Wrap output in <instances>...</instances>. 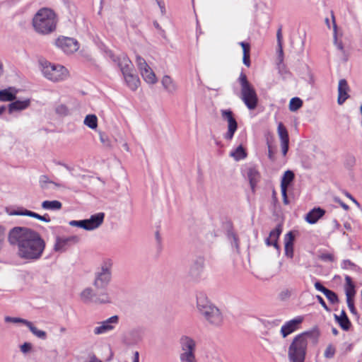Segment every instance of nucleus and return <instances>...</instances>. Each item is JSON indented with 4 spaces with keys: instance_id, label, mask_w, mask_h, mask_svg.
<instances>
[{
    "instance_id": "09e8293b",
    "label": "nucleus",
    "mask_w": 362,
    "mask_h": 362,
    "mask_svg": "<svg viewBox=\"0 0 362 362\" xmlns=\"http://www.w3.org/2000/svg\"><path fill=\"white\" fill-rule=\"evenodd\" d=\"M356 267V265L349 259H345L341 263V268L344 269H347L349 268L355 269Z\"/></svg>"
},
{
    "instance_id": "39448f33",
    "label": "nucleus",
    "mask_w": 362,
    "mask_h": 362,
    "mask_svg": "<svg viewBox=\"0 0 362 362\" xmlns=\"http://www.w3.org/2000/svg\"><path fill=\"white\" fill-rule=\"evenodd\" d=\"M199 313L212 326L220 327L223 322V316L220 310L211 303L204 296L200 295L197 299Z\"/></svg>"
},
{
    "instance_id": "bb28decb",
    "label": "nucleus",
    "mask_w": 362,
    "mask_h": 362,
    "mask_svg": "<svg viewBox=\"0 0 362 362\" xmlns=\"http://www.w3.org/2000/svg\"><path fill=\"white\" fill-rule=\"evenodd\" d=\"M344 291L346 298H354L356 294L355 285L349 276H345Z\"/></svg>"
},
{
    "instance_id": "052dcab7",
    "label": "nucleus",
    "mask_w": 362,
    "mask_h": 362,
    "mask_svg": "<svg viewBox=\"0 0 362 362\" xmlns=\"http://www.w3.org/2000/svg\"><path fill=\"white\" fill-rule=\"evenodd\" d=\"M267 145H268V157L272 161H274L275 160L274 153L269 142H267Z\"/></svg>"
},
{
    "instance_id": "de8ad7c7",
    "label": "nucleus",
    "mask_w": 362,
    "mask_h": 362,
    "mask_svg": "<svg viewBox=\"0 0 362 362\" xmlns=\"http://www.w3.org/2000/svg\"><path fill=\"white\" fill-rule=\"evenodd\" d=\"M69 225L71 226L82 228L84 230H86L85 219L80 221H71L69 222Z\"/></svg>"
},
{
    "instance_id": "f03ea898",
    "label": "nucleus",
    "mask_w": 362,
    "mask_h": 362,
    "mask_svg": "<svg viewBox=\"0 0 362 362\" xmlns=\"http://www.w3.org/2000/svg\"><path fill=\"white\" fill-rule=\"evenodd\" d=\"M112 262L106 259L103 262L100 267L94 273L93 286L98 291H105L112 280ZM81 298L84 303H93L96 304L111 303V298L106 291L100 293L94 292L93 288H86L81 293Z\"/></svg>"
},
{
    "instance_id": "6e6552de",
    "label": "nucleus",
    "mask_w": 362,
    "mask_h": 362,
    "mask_svg": "<svg viewBox=\"0 0 362 362\" xmlns=\"http://www.w3.org/2000/svg\"><path fill=\"white\" fill-rule=\"evenodd\" d=\"M179 345L181 350L180 354L181 362H197L195 356L197 342L192 337L182 335L179 339Z\"/></svg>"
},
{
    "instance_id": "7c9ffc66",
    "label": "nucleus",
    "mask_w": 362,
    "mask_h": 362,
    "mask_svg": "<svg viewBox=\"0 0 362 362\" xmlns=\"http://www.w3.org/2000/svg\"><path fill=\"white\" fill-rule=\"evenodd\" d=\"M25 326L28 327L30 331L33 333V334H34L37 338L43 340L47 339L46 332L38 329L36 327L33 325V322H31L30 321H28V322H26Z\"/></svg>"
},
{
    "instance_id": "7ed1b4c3",
    "label": "nucleus",
    "mask_w": 362,
    "mask_h": 362,
    "mask_svg": "<svg viewBox=\"0 0 362 362\" xmlns=\"http://www.w3.org/2000/svg\"><path fill=\"white\" fill-rule=\"evenodd\" d=\"M320 336L317 329L304 332L296 335L288 349V358L290 362H305L307 353L308 340L316 343Z\"/></svg>"
},
{
    "instance_id": "ddd939ff",
    "label": "nucleus",
    "mask_w": 362,
    "mask_h": 362,
    "mask_svg": "<svg viewBox=\"0 0 362 362\" xmlns=\"http://www.w3.org/2000/svg\"><path fill=\"white\" fill-rule=\"evenodd\" d=\"M303 320V317L298 316L297 317L286 322L281 328V334L282 337L285 338L290 334L297 330Z\"/></svg>"
},
{
    "instance_id": "8fccbe9b",
    "label": "nucleus",
    "mask_w": 362,
    "mask_h": 362,
    "mask_svg": "<svg viewBox=\"0 0 362 362\" xmlns=\"http://www.w3.org/2000/svg\"><path fill=\"white\" fill-rule=\"evenodd\" d=\"M20 349L22 353L27 354L31 351L32 344L29 342H25L21 346Z\"/></svg>"
},
{
    "instance_id": "69168bd1",
    "label": "nucleus",
    "mask_w": 362,
    "mask_h": 362,
    "mask_svg": "<svg viewBox=\"0 0 362 362\" xmlns=\"http://www.w3.org/2000/svg\"><path fill=\"white\" fill-rule=\"evenodd\" d=\"M324 258L326 259H328V260H329L331 262H332L333 259H334L333 256L332 255H330V254L325 255L324 256Z\"/></svg>"
},
{
    "instance_id": "412c9836",
    "label": "nucleus",
    "mask_w": 362,
    "mask_h": 362,
    "mask_svg": "<svg viewBox=\"0 0 362 362\" xmlns=\"http://www.w3.org/2000/svg\"><path fill=\"white\" fill-rule=\"evenodd\" d=\"M294 235L293 232L290 231L285 235V255L287 257L293 258V241H294Z\"/></svg>"
},
{
    "instance_id": "5fc2aeb1",
    "label": "nucleus",
    "mask_w": 362,
    "mask_h": 362,
    "mask_svg": "<svg viewBox=\"0 0 362 362\" xmlns=\"http://www.w3.org/2000/svg\"><path fill=\"white\" fill-rule=\"evenodd\" d=\"M281 194H282V197H283L284 204L287 205L289 204L288 197H287V188L283 187L282 188H281Z\"/></svg>"
},
{
    "instance_id": "4be33fe9",
    "label": "nucleus",
    "mask_w": 362,
    "mask_h": 362,
    "mask_svg": "<svg viewBox=\"0 0 362 362\" xmlns=\"http://www.w3.org/2000/svg\"><path fill=\"white\" fill-rule=\"evenodd\" d=\"M161 84L163 88L170 94L174 93L177 89V86L173 79L168 75H165L161 80Z\"/></svg>"
},
{
    "instance_id": "6ab92c4d",
    "label": "nucleus",
    "mask_w": 362,
    "mask_h": 362,
    "mask_svg": "<svg viewBox=\"0 0 362 362\" xmlns=\"http://www.w3.org/2000/svg\"><path fill=\"white\" fill-rule=\"evenodd\" d=\"M325 214V211L320 207L310 210L305 216V221L310 224H314Z\"/></svg>"
},
{
    "instance_id": "1a4fd4ad",
    "label": "nucleus",
    "mask_w": 362,
    "mask_h": 362,
    "mask_svg": "<svg viewBox=\"0 0 362 362\" xmlns=\"http://www.w3.org/2000/svg\"><path fill=\"white\" fill-rule=\"evenodd\" d=\"M221 114L222 119L228 122V131L224 134V138L226 140H231L234 136L235 132L238 129V123L233 116V113L230 110H221Z\"/></svg>"
},
{
    "instance_id": "37998d69",
    "label": "nucleus",
    "mask_w": 362,
    "mask_h": 362,
    "mask_svg": "<svg viewBox=\"0 0 362 362\" xmlns=\"http://www.w3.org/2000/svg\"><path fill=\"white\" fill-rule=\"evenodd\" d=\"M4 320L6 322L22 323L24 325H26V322H28V321L25 319H23L21 317H10V316H6L4 317Z\"/></svg>"
},
{
    "instance_id": "13d9d810",
    "label": "nucleus",
    "mask_w": 362,
    "mask_h": 362,
    "mask_svg": "<svg viewBox=\"0 0 362 362\" xmlns=\"http://www.w3.org/2000/svg\"><path fill=\"white\" fill-rule=\"evenodd\" d=\"M318 302L320 303V304L322 306V308L327 310V311H330V309L327 307L326 303L325 302L324 299L319 295H317L316 296Z\"/></svg>"
},
{
    "instance_id": "338daca9",
    "label": "nucleus",
    "mask_w": 362,
    "mask_h": 362,
    "mask_svg": "<svg viewBox=\"0 0 362 362\" xmlns=\"http://www.w3.org/2000/svg\"><path fill=\"white\" fill-rule=\"evenodd\" d=\"M344 227L347 230H351V226L349 223L348 222H346L344 223Z\"/></svg>"
},
{
    "instance_id": "bf43d9fd",
    "label": "nucleus",
    "mask_w": 362,
    "mask_h": 362,
    "mask_svg": "<svg viewBox=\"0 0 362 362\" xmlns=\"http://www.w3.org/2000/svg\"><path fill=\"white\" fill-rule=\"evenodd\" d=\"M334 200L335 202L338 203L340 204V206L346 211H348L349 209V206L346 204L345 203H344L338 197H334Z\"/></svg>"
},
{
    "instance_id": "423d86ee",
    "label": "nucleus",
    "mask_w": 362,
    "mask_h": 362,
    "mask_svg": "<svg viewBox=\"0 0 362 362\" xmlns=\"http://www.w3.org/2000/svg\"><path fill=\"white\" fill-rule=\"evenodd\" d=\"M40 64L43 76L49 81L59 82L69 76L67 69L61 64H52L47 60H41Z\"/></svg>"
},
{
    "instance_id": "5701e85b",
    "label": "nucleus",
    "mask_w": 362,
    "mask_h": 362,
    "mask_svg": "<svg viewBox=\"0 0 362 362\" xmlns=\"http://www.w3.org/2000/svg\"><path fill=\"white\" fill-rule=\"evenodd\" d=\"M247 174L251 189L254 192L257 182L260 180V173L255 168H250Z\"/></svg>"
},
{
    "instance_id": "2f4dec72",
    "label": "nucleus",
    "mask_w": 362,
    "mask_h": 362,
    "mask_svg": "<svg viewBox=\"0 0 362 362\" xmlns=\"http://www.w3.org/2000/svg\"><path fill=\"white\" fill-rule=\"evenodd\" d=\"M12 88H8L0 90L1 101H13L16 98V93L11 91Z\"/></svg>"
},
{
    "instance_id": "a18cd8bd",
    "label": "nucleus",
    "mask_w": 362,
    "mask_h": 362,
    "mask_svg": "<svg viewBox=\"0 0 362 362\" xmlns=\"http://www.w3.org/2000/svg\"><path fill=\"white\" fill-rule=\"evenodd\" d=\"M334 354L335 348L332 345L329 344L327 346L324 353V356L327 358H332V357H334Z\"/></svg>"
},
{
    "instance_id": "864d4df0",
    "label": "nucleus",
    "mask_w": 362,
    "mask_h": 362,
    "mask_svg": "<svg viewBox=\"0 0 362 362\" xmlns=\"http://www.w3.org/2000/svg\"><path fill=\"white\" fill-rule=\"evenodd\" d=\"M239 45L242 47L243 54H250V45L249 43L245 42H239Z\"/></svg>"
},
{
    "instance_id": "473e14b6",
    "label": "nucleus",
    "mask_w": 362,
    "mask_h": 362,
    "mask_svg": "<svg viewBox=\"0 0 362 362\" xmlns=\"http://www.w3.org/2000/svg\"><path fill=\"white\" fill-rule=\"evenodd\" d=\"M294 173L291 170H286L284 176L282 177L281 182V188L286 187L287 188L289 184L293 181L294 179Z\"/></svg>"
},
{
    "instance_id": "72a5a7b5",
    "label": "nucleus",
    "mask_w": 362,
    "mask_h": 362,
    "mask_svg": "<svg viewBox=\"0 0 362 362\" xmlns=\"http://www.w3.org/2000/svg\"><path fill=\"white\" fill-rule=\"evenodd\" d=\"M85 125L92 129H95L98 127V118L95 115H88L83 121Z\"/></svg>"
},
{
    "instance_id": "c9c22d12",
    "label": "nucleus",
    "mask_w": 362,
    "mask_h": 362,
    "mask_svg": "<svg viewBox=\"0 0 362 362\" xmlns=\"http://www.w3.org/2000/svg\"><path fill=\"white\" fill-rule=\"evenodd\" d=\"M303 105V101L299 98H293L289 103V110L295 112L300 109Z\"/></svg>"
},
{
    "instance_id": "c03bdc74",
    "label": "nucleus",
    "mask_w": 362,
    "mask_h": 362,
    "mask_svg": "<svg viewBox=\"0 0 362 362\" xmlns=\"http://www.w3.org/2000/svg\"><path fill=\"white\" fill-rule=\"evenodd\" d=\"M136 62L140 72L142 71V70L144 71V69L150 67L145 59L140 56H136Z\"/></svg>"
},
{
    "instance_id": "f8f14e48",
    "label": "nucleus",
    "mask_w": 362,
    "mask_h": 362,
    "mask_svg": "<svg viewBox=\"0 0 362 362\" xmlns=\"http://www.w3.org/2000/svg\"><path fill=\"white\" fill-rule=\"evenodd\" d=\"M78 241L79 238L76 235H72L66 238L57 237L54 245V250L58 252H64L71 243L75 244Z\"/></svg>"
},
{
    "instance_id": "ea45409f",
    "label": "nucleus",
    "mask_w": 362,
    "mask_h": 362,
    "mask_svg": "<svg viewBox=\"0 0 362 362\" xmlns=\"http://www.w3.org/2000/svg\"><path fill=\"white\" fill-rule=\"evenodd\" d=\"M324 295L326 296V298L328 299V300L332 304H337L339 302V298L337 295V293L329 289H327Z\"/></svg>"
},
{
    "instance_id": "6e6d98bb",
    "label": "nucleus",
    "mask_w": 362,
    "mask_h": 362,
    "mask_svg": "<svg viewBox=\"0 0 362 362\" xmlns=\"http://www.w3.org/2000/svg\"><path fill=\"white\" fill-rule=\"evenodd\" d=\"M315 288L322 292L323 294L325 293V292L328 289L326 287H325L320 281H316L315 283Z\"/></svg>"
},
{
    "instance_id": "b1692460",
    "label": "nucleus",
    "mask_w": 362,
    "mask_h": 362,
    "mask_svg": "<svg viewBox=\"0 0 362 362\" xmlns=\"http://www.w3.org/2000/svg\"><path fill=\"white\" fill-rule=\"evenodd\" d=\"M281 233V226H278L275 229L269 233V237L266 239V244L269 246L273 245L276 248H279L277 240Z\"/></svg>"
},
{
    "instance_id": "e2e57ef3",
    "label": "nucleus",
    "mask_w": 362,
    "mask_h": 362,
    "mask_svg": "<svg viewBox=\"0 0 362 362\" xmlns=\"http://www.w3.org/2000/svg\"><path fill=\"white\" fill-rule=\"evenodd\" d=\"M133 362H139V354L138 351H135L134 354Z\"/></svg>"
},
{
    "instance_id": "f704fd0d",
    "label": "nucleus",
    "mask_w": 362,
    "mask_h": 362,
    "mask_svg": "<svg viewBox=\"0 0 362 362\" xmlns=\"http://www.w3.org/2000/svg\"><path fill=\"white\" fill-rule=\"evenodd\" d=\"M277 132L280 138L281 142L289 141L288 134L286 128L282 123H279L277 127Z\"/></svg>"
},
{
    "instance_id": "0e129e2a",
    "label": "nucleus",
    "mask_w": 362,
    "mask_h": 362,
    "mask_svg": "<svg viewBox=\"0 0 362 362\" xmlns=\"http://www.w3.org/2000/svg\"><path fill=\"white\" fill-rule=\"evenodd\" d=\"M332 223L336 229H339L340 228V224L336 219L332 221Z\"/></svg>"
},
{
    "instance_id": "dca6fc26",
    "label": "nucleus",
    "mask_w": 362,
    "mask_h": 362,
    "mask_svg": "<svg viewBox=\"0 0 362 362\" xmlns=\"http://www.w3.org/2000/svg\"><path fill=\"white\" fill-rule=\"evenodd\" d=\"M104 217V213H98L92 215L90 218L85 219L86 230L98 228L103 223Z\"/></svg>"
},
{
    "instance_id": "aec40b11",
    "label": "nucleus",
    "mask_w": 362,
    "mask_h": 362,
    "mask_svg": "<svg viewBox=\"0 0 362 362\" xmlns=\"http://www.w3.org/2000/svg\"><path fill=\"white\" fill-rule=\"evenodd\" d=\"M282 26L280 25L276 32V40H277V65L280 68V65L284 62V51L282 45Z\"/></svg>"
},
{
    "instance_id": "c85d7f7f",
    "label": "nucleus",
    "mask_w": 362,
    "mask_h": 362,
    "mask_svg": "<svg viewBox=\"0 0 362 362\" xmlns=\"http://www.w3.org/2000/svg\"><path fill=\"white\" fill-rule=\"evenodd\" d=\"M39 184L40 187L42 189H48L51 188V186H54L56 187H59L60 186L58 183L52 181L47 175H45L40 177Z\"/></svg>"
},
{
    "instance_id": "603ef678",
    "label": "nucleus",
    "mask_w": 362,
    "mask_h": 362,
    "mask_svg": "<svg viewBox=\"0 0 362 362\" xmlns=\"http://www.w3.org/2000/svg\"><path fill=\"white\" fill-rule=\"evenodd\" d=\"M291 296V291L288 289H285L281 291L279 293V298L281 300H284L288 299Z\"/></svg>"
},
{
    "instance_id": "e433bc0d",
    "label": "nucleus",
    "mask_w": 362,
    "mask_h": 362,
    "mask_svg": "<svg viewBox=\"0 0 362 362\" xmlns=\"http://www.w3.org/2000/svg\"><path fill=\"white\" fill-rule=\"evenodd\" d=\"M336 321L339 323V326L345 331L349 329L351 327V322L348 317L338 318L337 315H334Z\"/></svg>"
},
{
    "instance_id": "0eeeda50",
    "label": "nucleus",
    "mask_w": 362,
    "mask_h": 362,
    "mask_svg": "<svg viewBox=\"0 0 362 362\" xmlns=\"http://www.w3.org/2000/svg\"><path fill=\"white\" fill-rule=\"evenodd\" d=\"M238 82L240 85V98L249 110L256 108L258 103V98L257 93L248 81L247 76L241 72L238 78Z\"/></svg>"
},
{
    "instance_id": "cd10ccee",
    "label": "nucleus",
    "mask_w": 362,
    "mask_h": 362,
    "mask_svg": "<svg viewBox=\"0 0 362 362\" xmlns=\"http://www.w3.org/2000/svg\"><path fill=\"white\" fill-rule=\"evenodd\" d=\"M141 74L144 80L148 83L154 84L157 82L156 74L151 67H148L144 71L142 70V71H141Z\"/></svg>"
},
{
    "instance_id": "79ce46f5",
    "label": "nucleus",
    "mask_w": 362,
    "mask_h": 362,
    "mask_svg": "<svg viewBox=\"0 0 362 362\" xmlns=\"http://www.w3.org/2000/svg\"><path fill=\"white\" fill-rule=\"evenodd\" d=\"M55 112L57 115L62 117L66 116L69 114V108L64 104L57 105L55 107Z\"/></svg>"
},
{
    "instance_id": "9b49d317",
    "label": "nucleus",
    "mask_w": 362,
    "mask_h": 362,
    "mask_svg": "<svg viewBox=\"0 0 362 362\" xmlns=\"http://www.w3.org/2000/svg\"><path fill=\"white\" fill-rule=\"evenodd\" d=\"M119 322V317L117 315H114L105 321L98 323V326L94 328L93 332L96 335L102 334L112 330L115 328L114 325Z\"/></svg>"
},
{
    "instance_id": "4c0bfd02",
    "label": "nucleus",
    "mask_w": 362,
    "mask_h": 362,
    "mask_svg": "<svg viewBox=\"0 0 362 362\" xmlns=\"http://www.w3.org/2000/svg\"><path fill=\"white\" fill-rule=\"evenodd\" d=\"M230 155L233 156L237 160L243 159L247 156V153L241 145L237 147L235 151L232 152Z\"/></svg>"
},
{
    "instance_id": "58836bf2",
    "label": "nucleus",
    "mask_w": 362,
    "mask_h": 362,
    "mask_svg": "<svg viewBox=\"0 0 362 362\" xmlns=\"http://www.w3.org/2000/svg\"><path fill=\"white\" fill-rule=\"evenodd\" d=\"M227 237L228 240L230 241V243L233 246H234L237 250L239 249V240L237 235L232 230H229L227 232Z\"/></svg>"
},
{
    "instance_id": "393cba45",
    "label": "nucleus",
    "mask_w": 362,
    "mask_h": 362,
    "mask_svg": "<svg viewBox=\"0 0 362 362\" xmlns=\"http://www.w3.org/2000/svg\"><path fill=\"white\" fill-rule=\"evenodd\" d=\"M29 99L25 100H16L8 105V112L12 113L16 111H21L26 109L30 105Z\"/></svg>"
},
{
    "instance_id": "20e7f679",
    "label": "nucleus",
    "mask_w": 362,
    "mask_h": 362,
    "mask_svg": "<svg viewBox=\"0 0 362 362\" xmlns=\"http://www.w3.org/2000/svg\"><path fill=\"white\" fill-rule=\"evenodd\" d=\"M57 23V15L49 8H40L33 18V26L35 30L42 35H47L54 31Z\"/></svg>"
},
{
    "instance_id": "9d476101",
    "label": "nucleus",
    "mask_w": 362,
    "mask_h": 362,
    "mask_svg": "<svg viewBox=\"0 0 362 362\" xmlns=\"http://www.w3.org/2000/svg\"><path fill=\"white\" fill-rule=\"evenodd\" d=\"M56 45L66 54L74 53L79 48L77 40L68 37H58L56 40Z\"/></svg>"
},
{
    "instance_id": "a19ab883",
    "label": "nucleus",
    "mask_w": 362,
    "mask_h": 362,
    "mask_svg": "<svg viewBox=\"0 0 362 362\" xmlns=\"http://www.w3.org/2000/svg\"><path fill=\"white\" fill-rule=\"evenodd\" d=\"M332 22H333V28H334V44L337 46V49L344 53V46L341 42H338L337 40V25L335 23L334 16L332 14Z\"/></svg>"
},
{
    "instance_id": "a878e982",
    "label": "nucleus",
    "mask_w": 362,
    "mask_h": 362,
    "mask_svg": "<svg viewBox=\"0 0 362 362\" xmlns=\"http://www.w3.org/2000/svg\"><path fill=\"white\" fill-rule=\"evenodd\" d=\"M118 65L123 75L134 71L132 62L125 56L119 59Z\"/></svg>"
},
{
    "instance_id": "a211bd4d",
    "label": "nucleus",
    "mask_w": 362,
    "mask_h": 362,
    "mask_svg": "<svg viewBox=\"0 0 362 362\" xmlns=\"http://www.w3.org/2000/svg\"><path fill=\"white\" fill-rule=\"evenodd\" d=\"M127 86L133 91L136 90L140 85L139 76L135 74V71L123 75Z\"/></svg>"
},
{
    "instance_id": "3c124183",
    "label": "nucleus",
    "mask_w": 362,
    "mask_h": 362,
    "mask_svg": "<svg viewBox=\"0 0 362 362\" xmlns=\"http://www.w3.org/2000/svg\"><path fill=\"white\" fill-rule=\"evenodd\" d=\"M100 140L101 143L105 146H110V141L107 135L103 133H100Z\"/></svg>"
},
{
    "instance_id": "c756f323",
    "label": "nucleus",
    "mask_w": 362,
    "mask_h": 362,
    "mask_svg": "<svg viewBox=\"0 0 362 362\" xmlns=\"http://www.w3.org/2000/svg\"><path fill=\"white\" fill-rule=\"evenodd\" d=\"M42 208L45 210H59L62 207V204L57 200L44 201L42 203Z\"/></svg>"
},
{
    "instance_id": "680f3d73",
    "label": "nucleus",
    "mask_w": 362,
    "mask_h": 362,
    "mask_svg": "<svg viewBox=\"0 0 362 362\" xmlns=\"http://www.w3.org/2000/svg\"><path fill=\"white\" fill-rule=\"evenodd\" d=\"M243 62L247 67L250 66V54H243Z\"/></svg>"
},
{
    "instance_id": "49530a36",
    "label": "nucleus",
    "mask_w": 362,
    "mask_h": 362,
    "mask_svg": "<svg viewBox=\"0 0 362 362\" xmlns=\"http://www.w3.org/2000/svg\"><path fill=\"white\" fill-rule=\"evenodd\" d=\"M346 303H347V306H348L350 312L353 315H357L358 313H357L356 309L355 308V306H354V298H346Z\"/></svg>"
},
{
    "instance_id": "774afa93",
    "label": "nucleus",
    "mask_w": 362,
    "mask_h": 362,
    "mask_svg": "<svg viewBox=\"0 0 362 362\" xmlns=\"http://www.w3.org/2000/svg\"><path fill=\"white\" fill-rule=\"evenodd\" d=\"M344 317H347L345 311L344 310H342L341 312V315L338 316V318H344Z\"/></svg>"
},
{
    "instance_id": "4468645a",
    "label": "nucleus",
    "mask_w": 362,
    "mask_h": 362,
    "mask_svg": "<svg viewBox=\"0 0 362 362\" xmlns=\"http://www.w3.org/2000/svg\"><path fill=\"white\" fill-rule=\"evenodd\" d=\"M8 214L10 216H27L30 217H33L35 218H37L38 220H40L42 221L49 223L50 222V218L47 214H45L44 216H41L35 212L27 210V209H18V210H13L11 211H8Z\"/></svg>"
},
{
    "instance_id": "f3484780",
    "label": "nucleus",
    "mask_w": 362,
    "mask_h": 362,
    "mask_svg": "<svg viewBox=\"0 0 362 362\" xmlns=\"http://www.w3.org/2000/svg\"><path fill=\"white\" fill-rule=\"evenodd\" d=\"M349 90V86L345 79H341L338 85V99L339 105H342L346 99L349 97L347 91Z\"/></svg>"
},
{
    "instance_id": "4d7b16f0",
    "label": "nucleus",
    "mask_w": 362,
    "mask_h": 362,
    "mask_svg": "<svg viewBox=\"0 0 362 362\" xmlns=\"http://www.w3.org/2000/svg\"><path fill=\"white\" fill-rule=\"evenodd\" d=\"M288 144L289 141L281 142V151L284 156H286L288 151Z\"/></svg>"
},
{
    "instance_id": "f257e3e1",
    "label": "nucleus",
    "mask_w": 362,
    "mask_h": 362,
    "mask_svg": "<svg viewBox=\"0 0 362 362\" xmlns=\"http://www.w3.org/2000/svg\"><path fill=\"white\" fill-rule=\"evenodd\" d=\"M8 243L16 248L19 259L29 263L40 260L46 248V242L41 234L24 226L12 228L8 233Z\"/></svg>"
},
{
    "instance_id": "2eb2a0df",
    "label": "nucleus",
    "mask_w": 362,
    "mask_h": 362,
    "mask_svg": "<svg viewBox=\"0 0 362 362\" xmlns=\"http://www.w3.org/2000/svg\"><path fill=\"white\" fill-rule=\"evenodd\" d=\"M204 267V259L203 257H199L194 260V262L190 267L189 271V276L194 279H199L203 273Z\"/></svg>"
}]
</instances>
